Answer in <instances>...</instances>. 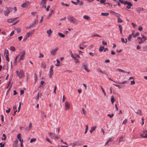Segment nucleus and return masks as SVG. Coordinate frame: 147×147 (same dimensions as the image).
<instances>
[{
	"label": "nucleus",
	"mask_w": 147,
	"mask_h": 147,
	"mask_svg": "<svg viewBox=\"0 0 147 147\" xmlns=\"http://www.w3.org/2000/svg\"><path fill=\"white\" fill-rule=\"evenodd\" d=\"M65 109L67 110L70 108V105L69 102H66L65 103Z\"/></svg>",
	"instance_id": "4468645a"
},
{
	"label": "nucleus",
	"mask_w": 147,
	"mask_h": 147,
	"mask_svg": "<svg viewBox=\"0 0 147 147\" xmlns=\"http://www.w3.org/2000/svg\"><path fill=\"white\" fill-rule=\"evenodd\" d=\"M123 136H121L119 138V142L120 143L121 142L123 141Z\"/></svg>",
	"instance_id": "13d9d810"
},
{
	"label": "nucleus",
	"mask_w": 147,
	"mask_h": 147,
	"mask_svg": "<svg viewBox=\"0 0 147 147\" xmlns=\"http://www.w3.org/2000/svg\"><path fill=\"white\" fill-rule=\"evenodd\" d=\"M109 15V13H101V15L103 16H107Z\"/></svg>",
	"instance_id": "c756f323"
},
{
	"label": "nucleus",
	"mask_w": 147,
	"mask_h": 147,
	"mask_svg": "<svg viewBox=\"0 0 147 147\" xmlns=\"http://www.w3.org/2000/svg\"><path fill=\"white\" fill-rule=\"evenodd\" d=\"M127 122V119H125L123 121V123L124 124H126Z\"/></svg>",
	"instance_id": "680f3d73"
},
{
	"label": "nucleus",
	"mask_w": 147,
	"mask_h": 147,
	"mask_svg": "<svg viewBox=\"0 0 147 147\" xmlns=\"http://www.w3.org/2000/svg\"><path fill=\"white\" fill-rule=\"evenodd\" d=\"M12 11V9L10 7H7L6 10L4 11V15L5 16H7L8 14Z\"/></svg>",
	"instance_id": "f03ea898"
},
{
	"label": "nucleus",
	"mask_w": 147,
	"mask_h": 147,
	"mask_svg": "<svg viewBox=\"0 0 147 147\" xmlns=\"http://www.w3.org/2000/svg\"><path fill=\"white\" fill-rule=\"evenodd\" d=\"M49 134L51 138H53L54 139H59V138L57 136V134H55V133L51 132H49Z\"/></svg>",
	"instance_id": "20e7f679"
},
{
	"label": "nucleus",
	"mask_w": 147,
	"mask_h": 147,
	"mask_svg": "<svg viewBox=\"0 0 147 147\" xmlns=\"http://www.w3.org/2000/svg\"><path fill=\"white\" fill-rule=\"evenodd\" d=\"M3 136L4 137V138H2V140H5L6 139V137L5 135L4 134H3Z\"/></svg>",
	"instance_id": "6e6d98bb"
},
{
	"label": "nucleus",
	"mask_w": 147,
	"mask_h": 147,
	"mask_svg": "<svg viewBox=\"0 0 147 147\" xmlns=\"http://www.w3.org/2000/svg\"><path fill=\"white\" fill-rule=\"evenodd\" d=\"M121 41L124 43H126L127 42V39L125 38V40L124 38H121Z\"/></svg>",
	"instance_id": "cd10ccee"
},
{
	"label": "nucleus",
	"mask_w": 147,
	"mask_h": 147,
	"mask_svg": "<svg viewBox=\"0 0 147 147\" xmlns=\"http://www.w3.org/2000/svg\"><path fill=\"white\" fill-rule=\"evenodd\" d=\"M115 101V99L113 96H111V101L112 104H113Z\"/></svg>",
	"instance_id": "58836bf2"
},
{
	"label": "nucleus",
	"mask_w": 147,
	"mask_h": 147,
	"mask_svg": "<svg viewBox=\"0 0 147 147\" xmlns=\"http://www.w3.org/2000/svg\"><path fill=\"white\" fill-rule=\"evenodd\" d=\"M83 18L85 20H90V18L87 15H85L83 16Z\"/></svg>",
	"instance_id": "aec40b11"
},
{
	"label": "nucleus",
	"mask_w": 147,
	"mask_h": 147,
	"mask_svg": "<svg viewBox=\"0 0 147 147\" xmlns=\"http://www.w3.org/2000/svg\"><path fill=\"white\" fill-rule=\"evenodd\" d=\"M47 0H42V1L40 3L41 6L42 7L44 6V5H45Z\"/></svg>",
	"instance_id": "dca6fc26"
},
{
	"label": "nucleus",
	"mask_w": 147,
	"mask_h": 147,
	"mask_svg": "<svg viewBox=\"0 0 147 147\" xmlns=\"http://www.w3.org/2000/svg\"><path fill=\"white\" fill-rule=\"evenodd\" d=\"M97 71L98 72H100L102 74H106L107 73L105 71H102L100 68H98L97 69Z\"/></svg>",
	"instance_id": "412c9836"
},
{
	"label": "nucleus",
	"mask_w": 147,
	"mask_h": 147,
	"mask_svg": "<svg viewBox=\"0 0 147 147\" xmlns=\"http://www.w3.org/2000/svg\"><path fill=\"white\" fill-rule=\"evenodd\" d=\"M133 33H132V34H130L128 37L127 38V39L129 41H130L131 40V39L132 38V36H133Z\"/></svg>",
	"instance_id": "c85d7f7f"
},
{
	"label": "nucleus",
	"mask_w": 147,
	"mask_h": 147,
	"mask_svg": "<svg viewBox=\"0 0 147 147\" xmlns=\"http://www.w3.org/2000/svg\"><path fill=\"white\" fill-rule=\"evenodd\" d=\"M14 31H12L10 34V36H12L14 34Z\"/></svg>",
	"instance_id": "338daca9"
},
{
	"label": "nucleus",
	"mask_w": 147,
	"mask_h": 147,
	"mask_svg": "<svg viewBox=\"0 0 147 147\" xmlns=\"http://www.w3.org/2000/svg\"><path fill=\"white\" fill-rule=\"evenodd\" d=\"M96 128V126H94L93 127H92L91 128V130H90V132L91 133H92V131L94 130Z\"/></svg>",
	"instance_id": "393cba45"
},
{
	"label": "nucleus",
	"mask_w": 147,
	"mask_h": 147,
	"mask_svg": "<svg viewBox=\"0 0 147 147\" xmlns=\"http://www.w3.org/2000/svg\"><path fill=\"white\" fill-rule=\"evenodd\" d=\"M7 21L9 23H11L13 22V20H12V18H11L9 19H8L7 20Z\"/></svg>",
	"instance_id": "8fccbe9b"
},
{
	"label": "nucleus",
	"mask_w": 147,
	"mask_h": 147,
	"mask_svg": "<svg viewBox=\"0 0 147 147\" xmlns=\"http://www.w3.org/2000/svg\"><path fill=\"white\" fill-rule=\"evenodd\" d=\"M34 81L35 82H36L37 80V77L36 76V74L35 73L34 74Z\"/></svg>",
	"instance_id": "ea45409f"
},
{
	"label": "nucleus",
	"mask_w": 147,
	"mask_h": 147,
	"mask_svg": "<svg viewBox=\"0 0 147 147\" xmlns=\"http://www.w3.org/2000/svg\"><path fill=\"white\" fill-rule=\"evenodd\" d=\"M117 22L118 23H122L123 22V20L121 18H118L117 20Z\"/></svg>",
	"instance_id": "a18cd8bd"
},
{
	"label": "nucleus",
	"mask_w": 147,
	"mask_h": 147,
	"mask_svg": "<svg viewBox=\"0 0 147 147\" xmlns=\"http://www.w3.org/2000/svg\"><path fill=\"white\" fill-rule=\"evenodd\" d=\"M16 30L17 31V32L18 33H19L20 32L21 30V28H17L16 29Z\"/></svg>",
	"instance_id": "c03bdc74"
},
{
	"label": "nucleus",
	"mask_w": 147,
	"mask_h": 147,
	"mask_svg": "<svg viewBox=\"0 0 147 147\" xmlns=\"http://www.w3.org/2000/svg\"><path fill=\"white\" fill-rule=\"evenodd\" d=\"M1 121L3 122L4 121V117H3V115H1Z\"/></svg>",
	"instance_id": "774afa93"
},
{
	"label": "nucleus",
	"mask_w": 147,
	"mask_h": 147,
	"mask_svg": "<svg viewBox=\"0 0 147 147\" xmlns=\"http://www.w3.org/2000/svg\"><path fill=\"white\" fill-rule=\"evenodd\" d=\"M143 50L144 51H147V46H144L142 47Z\"/></svg>",
	"instance_id": "49530a36"
},
{
	"label": "nucleus",
	"mask_w": 147,
	"mask_h": 147,
	"mask_svg": "<svg viewBox=\"0 0 147 147\" xmlns=\"http://www.w3.org/2000/svg\"><path fill=\"white\" fill-rule=\"evenodd\" d=\"M135 84V81L134 80L131 81V85H134Z\"/></svg>",
	"instance_id": "69168bd1"
},
{
	"label": "nucleus",
	"mask_w": 147,
	"mask_h": 147,
	"mask_svg": "<svg viewBox=\"0 0 147 147\" xmlns=\"http://www.w3.org/2000/svg\"><path fill=\"white\" fill-rule=\"evenodd\" d=\"M104 49V47L103 46L100 47L99 49V51H102Z\"/></svg>",
	"instance_id": "79ce46f5"
},
{
	"label": "nucleus",
	"mask_w": 147,
	"mask_h": 147,
	"mask_svg": "<svg viewBox=\"0 0 147 147\" xmlns=\"http://www.w3.org/2000/svg\"><path fill=\"white\" fill-rule=\"evenodd\" d=\"M100 87L101 88V89L102 91V92L105 96H106V93L104 90L103 89V88L101 86H100Z\"/></svg>",
	"instance_id": "a19ab883"
},
{
	"label": "nucleus",
	"mask_w": 147,
	"mask_h": 147,
	"mask_svg": "<svg viewBox=\"0 0 147 147\" xmlns=\"http://www.w3.org/2000/svg\"><path fill=\"white\" fill-rule=\"evenodd\" d=\"M40 112L41 113V117L43 119H44V118H46L47 117V115L45 114L44 111H41Z\"/></svg>",
	"instance_id": "a211bd4d"
},
{
	"label": "nucleus",
	"mask_w": 147,
	"mask_h": 147,
	"mask_svg": "<svg viewBox=\"0 0 147 147\" xmlns=\"http://www.w3.org/2000/svg\"><path fill=\"white\" fill-rule=\"evenodd\" d=\"M18 140H15L13 144V146L15 147H16L17 146V144L18 143Z\"/></svg>",
	"instance_id": "473e14b6"
},
{
	"label": "nucleus",
	"mask_w": 147,
	"mask_h": 147,
	"mask_svg": "<svg viewBox=\"0 0 147 147\" xmlns=\"http://www.w3.org/2000/svg\"><path fill=\"white\" fill-rule=\"evenodd\" d=\"M132 5V3H130V2L128 3V4H127V9H130L131 8V6Z\"/></svg>",
	"instance_id": "f704fd0d"
},
{
	"label": "nucleus",
	"mask_w": 147,
	"mask_h": 147,
	"mask_svg": "<svg viewBox=\"0 0 147 147\" xmlns=\"http://www.w3.org/2000/svg\"><path fill=\"white\" fill-rule=\"evenodd\" d=\"M34 32V30H32L30 31L29 32H27L25 34V36L27 37L28 38L30 36H32V34Z\"/></svg>",
	"instance_id": "423d86ee"
},
{
	"label": "nucleus",
	"mask_w": 147,
	"mask_h": 147,
	"mask_svg": "<svg viewBox=\"0 0 147 147\" xmlns=\"http://www.w3.org/2000/svg\"><path fill=\"white\" fill-rule=\"evenodd\" d=\"M80 58V56L78 54H74L73 59H77L76 58Z\"/></svg>",
	"instance_id": "7c9ffc66"
},
{
	"label": "nucleus",
	"mask_w": 147,
	"mask_h": 147,
	"mask_svg": "<svg viewBox=\"0 0 147 147\" xmlns=\"http://www.w3.org/2000/svg\"><path fill=\"white\" fill-rule=\"evenodd\" d=\"M119 1L122 3L124 5L128 4L130 2H127V1H123V0H119Z\"/></svg>",
	"instance_id": "f3484780"
},
{
	"label": "nucleus",
	"mask_w": 147,
	"mask_h": 147,
	"mask_svg": "<svg viewBox=\"0 0 147 147\" xmlns=\"http://www.w3.org/2000/svg\"><path fill=\"white\" fill-rule=\"evenodd\" d=\"M144 9V8L141 7H138L136 9V10L137 12L139 13L141 11H143Z\"/></svg>",
	"instance_id": "b1692460"
},
{
	"label": "nucleus",
	"mask_w": 147,
	"mask_h": 147,
	"mask_svg": "<svg viewBox=\"0 0 147 147\" xmlns=\"http://www.w3.org/2000/svg\"><path fill=\"white\" fill-rule=\"evenodd\" d=\"M43 56H44V55H43L41 53H40L39 56H38V58H40L41 57H43Z\"/></svg>",
	"instance_id": "052dcab7"
},
{
	"label": "nucleus",
	"mask_w": 147,
	"mask_h": 147,
	"mask_svg": "<svg viewBox=\"0 0 147 147\" xmlns=\"http://www.w3.org/2000/svg\"><path fill=\"white\" fill-rule=\"evenodd\" d=\"M41 67L44 68H45L46 67V65L44 62H42L41 63Z\"/></svg>",
	"instance_id": "e433bc0d"
},
{
	"label": "nucleus",
	"mask_w": 147,
	"mask_h": 147,
	"mask_svg": "<svg viewBox=\"0 0 147 147\" xmlns=\"http://www.w3.org/2000/svg\"><path fill=\"white\" fill-rule=\"evenodd\" d=\"M135 113L138 115H142V112L141 110H138L135 111Z\"/></svg>",
	"instance_id": "4be33fe9"
},
{
	"label": "nucleus",
	"mask_w": 147,
	"mask_h": 147,
	"mask_svg": "<svg viewBox=\"0 0 147 147\" xmlns=\"http://www.w3.org/2000/svg\"><path fill=\"white\" fill-rule=\"evenodd\" d=\"M17 138L18 139H19L21 138V136H20V134H18L17 136Z\"/></svg>",
	"instance_id": "e2e57ef3"
},
{
	"label": "nucleus",
	"mask_w": 147,
	"mask_h": 147,
	"mask_svg": "<svg viewBox=\"0 0 147 147\" xmlns=\"http://www.w3.org/2000/svg\"><path fill=\"white\" fill-rule=\"evenodd\" d=\"M30 4V2H26L21 5V7L23 8H26L29 6Z\"/></svg>",
	"instance_id": "0eeeda50"
},
{
	"label": "nucleus",
	"mask_w": 147,
	"mask_h": 147,
	"mask_svg": "<svg viewBox=\"0 0 147 147\" xmlns=\"http://www.w3.org/2000/svg\"><path fill=\"white\" fill-rule=\"evenodd\" d=\"M53 66H51L50 68L49 71V76L50 78H52V76L53 74Z\"/></svg>",
	"instance_id": "6e6552de"
},
{
	"label": "nucleus",
	"mask_w": 147,
	"mask_h": 147,
	"mask_svg": "<svg viewBox=\"0 0 147 147\" xmlns=\"http://www.w3.org/2000/svg\"><path fill=\"white\" fill-rule=\"evenodd\" d=\"M61 4L62 5L65 6L66 7H68L69 6V4H64L63 2H61Z\"/></svg>",
	"instance_id": "37998d69"
},
{
	"label": "nucleus",
	"mask_w": 147,
	"mask_h": 147,
	"mask_svg": "<svg viewBox=\"0 0 147 147\" xmlns=\"http://www.w3.org/2000/svg\"><path fill=\"white\" fill-rule=\"evenodd\" d=\"M82 68H84L86 71L87 72H89L90 71V70L88 68V65L86 64H82Z\"/></svg>",
	"instance_id": "ddd939ff"
},
{
	"label": "nucleus",
	"mask_w": 147,
	"mask_h": 147,
	"mask_svg": "<svg viewBox=\"0 0 147 147\" xmlns=\"http://www.w3.org/2000/svg\"><path fill=\"white\" fill-rule=\"evenodd\" d=\"M10 49L11 50L13 51H14L15 50V49L14 47L13 46H11L10 47Z\"/></svg>",
	"instance_id": "de8ad7c7"
},
{
	"label": "nucleus",
	"mask_w": 147,
	"mask_h": 147,
	"mask_svg": "<svg viewBox=\"0 0 147 147\" xmlns=\"http://www.w3.org/2000/svg\"><path fill=\"white\" fill-rule=\"evenodd\" d=\"M92 37H93V36H98L99 37H101V36L100 35L97 34H93L91 36Z\"/></svg>",
	"instance_id": "5fc2aeb1"
},
{
	"label": "nucleus",
	"mask_w": 147,
	"mask_h": 147,
	"mask_svg": "<svg viewBox=\"0 0 147 147\" xmlns=\"http://www.w3.org/2000/svg\"><path fill=\"white\" fill-rule=\"evenodd\" d=\"M118 26L119 29L120 33L121 34H122V27L121 25H119Z\"/></svg>",
	"instance_id": "5701e85b"
},
{
	"label": "nucleus",
	"mask_w": 147,
	"mask_h": 147,
	"mask_svg": "<svg viewBox=\"0 0 147 147\" xmlns=\"http://www.w3.org/2000/svg\"><path fill=\"white\" fill-rule=\"evenodd\" d=\"M141 137L143 138H147V131H144L140 134Z\"/></svg>",
	"instance_id": "39448f33"
},
{
	"label": "nucleus",
	"mask_w": 147,
	"mask_h": 147,
	"mask_svg": "<svg viewBox=\"0 0 147 147\" xmlns=\"http://www.w3.org/2000/svg\"><path fill=\"white\" fill-rule=\"evenodd\" d=\"M117 71H118L119 72H123V73H126L127 72L125 71H124L123 70H122L120 69H117Z\"/></svg>",
	"instance_id": "2f4dec72"
},
{
	"label": "nucleus",
	"mask_w": 147,
	"mask_h": 147,
	"mask_svg": "<svg viewBox=\"0 0 147 147\" xmlns=\"http://www.w3.org/2000/svg\"><path fill=\"white\" fill-rule=\"evenodd\" d=\"M81 113L82 114L84 115H85L86 114V112L84 110V109H82V112H81Z\"/></svg>",
	"instance_id": "c9c22d12"
},
{
	"label": "nucleus",
	"mask_w": 147,
	"mask_h": 147,
	"mask_svg": "<svg viewBox=\"0 0 147 147\" xmlns=\"http://www.w3.org/2000/svg\"><path fill=\"white\" fill-rule=\"evenodd\" d=\"M81 144V142H80L76 141L73 143H71L70 145L73 146H74L76 145H80Z\"/></svg>",
	"instance_id": "9d476101"
},
{
	"label": "nucleus",
	"mask_w": 147,
	"mask_h": 147,
	"mask_svg": "<svg viewBox=\"0 0 147 147\" xmlns=\"http://www.w3.org/2000/svg\"><path fill=\"white\" fill-rule=\"evenodd\" d=\"M9 52L8 50L5 49V51L4 55L5 56H8Z\"/></svg>",
	"instance_id": "bb28decb"
},
{
	"label": "nucleus",
	"mask_w": 147,
	"mask_h": 147,
	"mask_svg": "<svg viewBox=\"0 0 147 147\" xmlns=\"http://www.w3.org/2000/svg\"><path fill=\"white\" fill-rule=\"evenodd\" d=\"M24 76V73L22 69H21L19 73V78H21Z\"/></svg>",
	"instance_id": "2eb2a0df"
},
{
	"label": "nucleus",
	"mask_w": 147,
	"mask_h": 147,
	"mask_svg": "<svg viewBox=\"0 0 147 147\" xmlns=\"http://www.w3.org/2000/svg\"><path fill=\"white\" fill-rule=\"evenodd\" d=\"M113 84L114 86H115L116 87H118L119 88H122L121 86H120V85H119L116 84Z\"/></svg>",
	"instance_id": "4d7b16f0"
},
{
	"label": "nucleus",
	"mask_w": 147,
	"mask_h": 147,
	"mask_svg": "<svg viewBox=\"0 0 147 147\" xmlns=\"http://www.w3.org/2000/svg\"><path fill=\"white\" fill-rule=\"evenodd\" d=\"M142 38L140 40H141L139 41L138 42L139 44H142L147 40V38L146 36L142 35Z\"/></svg>",
	"instance_id": "1a4fd4ad"
},
{
	"label": "nucleus",
	"mask_w": 147,
	"mask_h": 147,
	"mask_svg": "<svg viewBox=\"0 0 147 147\" xmlns=\"http://www.w3.org/2000/svg\"><path fill=\"white\" fill-rule=\"evenodd\" d=\"M36 139L35 138L32 139L30 140V142L31 143H32L33 142H35L36 141Z\"/></svg>",
	"instance_id": "3c124183"
},
{
	"label": "nucleus",
	"mask_w": 147,
	"mask_h": 147,
	"mask_svg": "<svg viewBox=\"0 0 147 147\" xmlns=\"http://www.w3.org/2000/svg\"><path fill=\"white\" fill-rule=\"evenodd\" d=\"M86 129H85V131L84 132V134H86V132H87L88 130V125H86Z\"/></svg>",
	"instance_id": "864d4df0"
},
{
	"label": "nucleus",
	"mask_w": 147,
	"mask_h": 147,
	"mask_svg": "<svg viewBox=\"0 0 147 147\" xmlns=\"http://www.w3.org/2000/svg\"><path fill=\"white\" fill-rule=\"evenodd\" d=\"M25 54V51H22L19 55H20V58L18 61V62H20V61L24 59V57Z\"/></svg>",
	"instance_id": "7ed1b4c3"
},
{
	"label": "nucleus",
	"mask_w": 147,
	"mask_h": 147,
	"mask_svg": "<svg viewBox=\"0 0 147 147\" xmlns=\"http://www.w3.org/2000/svg\"><path fill=\"white\" fill-rule=\"evenodd\" d=\"M58 34L62 38H63L65 36V35L64 34L60 32L58 33Z\"/></svg>",
	"instance_id": "4c0bfd02"
},
{
	"label": "nucleus",
	"mask_w": 147,
	"mask_h": 147,
	"mask_svg": "<svg viewBox=\"0 0 147 147\" xmlns=\"http://www.w3.org/2000/svg\"><path fill=\"white\" fill-rule=\"evenodd\" d=\"M52 32L51 29H50L49 30H47V33L48 34L49 36H51Z\"/></svg>",
	"instance_id": "6ab92c4d"
},
{
	"label": "nucleus",
	"mask_w": 147,
	"mask_h": 147,
	"mask_svg": "<svg viewBox=\"0 0 147 147\" xmlns=\"http://www.w3.org/2000/svg\"><path fill=\"white\" fill-rule=\"evenodd\" d=\"M32 127V124L31 122H30V123L29 124V126H27L26 127L25 129V131L26 132H28L29 131H30V129Z\"/></svg>",
	"instance_id": "9b49d317"
},
{
	"label": "nucleus",
	"mask_w": 147,
	"mask_h": 147,
	"mask_svg": "<svg viewBox=\"0 0 147 147\" xmlns=\"http://www.w3.org/2000/svg\"><path fill=\"white\" fill-rule=\"evenodd\" d=\"M58 49L57 48H56L55 49L52 50L50 51V53L51 55L55 56L56 54V51Z\"/></svg>",
	"instance_id": "f8f14e48"
},
{
	"label": "nucleus",
	"mask_w": 147,
	"mask_h": 147,
	"mask_svg": "<svg viewBox=\"0 0 147 147\" xmlns=\"http://www.w3.org/2000/svg\"><path fill=\"white\" fill-rule=\"evenodd\" d=\"M139 35V33L138 32H137L135 34H134L133 35V37H135L137 36H138Z\"/></svg>",
	"instance_id": "09e8293b"
},
{
	"label": "nucleus",
	"mask_w": 147,
	"mask_h": 147,
	"mask_svg": "<svg viewBox=\"0 0 147 147\" xmlns=\"http://www.w3.org/2000/svg\"><path fill=\"white\" fill-rule=\"evenodd\" d=\"M28 37H27L25 35L24 37V38L23 39V41H25L28 38Z\"/></svg>",
	"instance_id": "0e129e2a"
},
{
	"label": "nucleus",
	"mask_w": 147,
	"mask_h": 147,
	"mask_svg": "<svg viewBox=\"0 0 147 147\" xmlns=\"http://www.w3.org/2000/svg\"><path fill=\"white\" fill-rule=\"evenodd\" d=\"M75 61V62L76 63H78L79 62V60L77 59H74Z\"/></svg>",
	"instance_id": "bf43d9fd"
},
{
	"label": "nucleus",
	"mask_w": 147,
	"mask_h": 147,
	"mask_svg": "<svg viewBox=\"0 0 147 147\" xmlns=\"http://www.w3.org/2000/svg\"><path fill=\"white\" fill-rule=\"evenodd\" d=\"M67 19L70 22L76 24H78V21L74 17L71 16H67Z\"/></svg>",
	"instance_id": "f257e3e1"
},
{
	"label": "nucleus",
	"mask_w": 147,
	"mask_h": 147,
	"mask_svg": "<svg viewBox=\"0 0 147 147\" xmlns=\"http://www.w3.org/2000/svg\"><path fill=\"white\" fill-rule=\"evenodd\" d=\"M61 142H63L64 144H66V146H63V145L61 146L60 147H67L68 146V144H67L66 142H63V140H61Z\"/></svg>",
	"instance_id": "a878e982"
},
{
	"label": "nucleus",
	"mask_w": 147,
	"mask_h": 147,
	"mask_svg": "<svg viewBox=\"0 0 147 147\" xmlns=\"http://www.w3.org/2000/svg\"><path fill=\"white\" fill-rule=\"evenodd\" d=\"M114 116V115L113 114H112L111 115L109 114L107 115V116L111 118L113 117Z\"/></svg>",
	"instance_id": "603ef678"
},
{
	"label": "nucleus",
	"mask_w": 147,
	"mask_h": 147,
	"mask_svg": "<svg viewBox=\"0 0 147 147\" xmlns=\"http://www.w3.org/2000/svg\"><path fill=\"white\" fill-rule=\"evenodd\" d=\"M115 82L117 84H126L127 83V81H124L122 82Z\"/></svg>",
	"instance_id": "72a5a7b5"
}]
</instances>
